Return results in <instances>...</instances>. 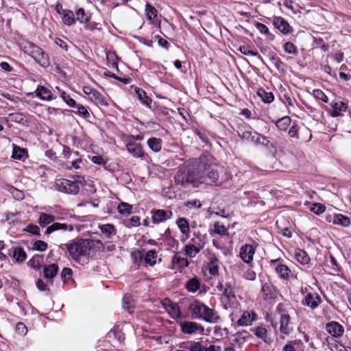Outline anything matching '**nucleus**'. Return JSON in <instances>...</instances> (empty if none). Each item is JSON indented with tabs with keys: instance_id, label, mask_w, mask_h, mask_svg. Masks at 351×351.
I'll return each instance as SVG.
<instances>
[{
	"instance_id": "f257e3e1",
	"label": "nucleus",
	"mask_w": 351,
	"mask_h": 351,
	"mask_svg": "<svg viewBox=\"0 0 351 351\" xmlns=\"http://www.w3.org/2000/svg\"><path fill=\"white\" fill-rule=\"evenodd\" d=\"M199 182H217L219 173L215 159L210 154H202L192 165Z\"/></svg>"
},
{
	"instance_id": "f03ea898",
	"label": "nucleus",
	"mask_w": 351,
	"mask_h": 351,
	"mask_svg": "<svg viewBox=\"0 0 351 351\" xmlns=\"http://www.w3.org/2000/svg\"><path fill=\"white\" fill-rule=\"evenodd\" d=\"M294 311L292 308L286 309L282 304H279L275 311V316L280 319V331L281 333L289 335L294 330L295 324L291 317Z\"/></svg>"
},
{
	"instance_id": "7ed1b4c3",
	"label": "nucleus",
	"mask_w": 351,
	"mask_h": 351,
	"mask_svg": "<svg viewBox=\"0 0 351 351\" xmlns=\"http://www.w3.org/2000/svg\"><path fill=\"white\" fill-rule=\"evenodd\" d=\"M92 241L88 239H80L75 242L65 244L71 257L79 261L82 256H87L90 254Z\"/></svg>"
},
{
	"instance_id": "20e7f679",
	"label": "nucleus",
	"mask_w": 351,
	"mask_h": 351,
	"mask_svg": "<svg viewBox=\"0 0 351 351\" xmlns=\"http://www.w3.org/2000/svg\"><path fill=\"white\" fill-rule=\"evenodd\" d=\"M24 52L29 55L40 66L47 67L50 64L48 55L33 43L26 42L22 47Z\"/></svg>"
},
{
	"instance_id": "39448f33",
	"label": "nucleus",
	"mask_w": 351,
	"mask_h": 351,
	"mask_svg": "<svg viewBox=\"0 0 351 351\" xmlns=\"http://www.w3.org/2000/svg\"><path fill=\"white\" fill-rule=\"evenodd\" d=\"M174 180L177 184H180L183 186L189 184H192L193 186H197L200 184L192 165L188 169H179L174 177Z\"/></svg>"
},
{
	"instance_id": "423d86ee",
	"label": "nucleus",
	"mask_w": 351,
	"mask_h": 351,
	"mask_svg": "<svg viewBox=\"0 0 351 351\" xmlns=\"http://www.w3.org/2000/svg\"><path fill=\"white\" fill-rule=\"evenodd\" d=\"M239 135L243 141H250L256 145H261L268 149L276 148V145L274 143L270 142L266 136L256 132V131L246 130L243 131Z\"/></svg>"
},
{
	"instance_id": "0eeeda50",
	"label": "nucleus",
	"mask_w": 351,
	"mask_h": 351,
	"mask_svg": "<svg viewBox=\"0 0 351 351\" xmlns=\"http://www.w3.org/2000/svg\"><path fill=\"white\" fill-rule=\"evenodd\" d=\"M54 187L58 191L72 195L77 194L80 191L78 183L76 181L63 178L56 180Z\"/></svg>"
},
{
	"instance_id": "6e6552de",
	"label": "nucleus",
	"mask_w": 351,
	"mask_h": 351,
	"mask_svg": "<svg viewBox=\"0 0 351 351\" xmlns=\"http://www.w3.org/2000/svg\"><path fill=\"white\" fill-rule=\"evenodd\" d=\"M181 331L187 335L199 334L204 335V327L194 322L185 321L180 323Z\"/></svg>"
},
{
	"instance_id": "1a4fd4ad",
	"label": "nucleus",
	"mask_w": 351,
	"mask_h": 351,
	"mask_svg": "<svg viewBox=\"0 0 351 351\" xmlns=\"http://www.w3.org/2000/svg\"><path fill=\"white\" fill-rule=\"evenodd\" d=\"M322 302L320 296L317 293H308L302 301L303 305L314 310L317 308Z\"/></svg>"
},
{
	"instance_id": "9d476101",
	"label": "nucleus",
	"mask_w": 351,
	"mask_h": 351,
	"mask_svg": "<svg viewBox=\"0 0 351 351\" xmlns=\"http://www.w3.org/2000/svg\"><path fill=\"white\" fill-rule=\"evenodd\" d=\"M208 308L209 307L204 304L195 300L190 304L189 310L191 311L194 318L200 319L204 311Z\"/></svg>"
},
{
	"instance_id": "9b49d317",
	"label": "nucleus",
	"mask_w": 351,
	"mask_h": 351,
	"mask_svg": "<svg viewBox=\"0 0 351 351\" xmlns=\"http://www.w3.org/2000/svg\"><path fill=\"white\" fill-rule=\"evenodd\" d=\"M261 292L265 300L274 299L278 295V291L270 282H265L262 285Z\"/></svg>"
},
{
	"instance_id": "f8f14e48",
	"label": "nucleus",
	"mask_w": 351,
	"mask_h": 351,
	"mask_svg": "<svg viewBox=\"0 0 351 351\" xmlns=\"http://www.w3.org/2000/svg\"><path fill=\"white\" fill-rule=\"evenodd\" d=\"M255 253L254 247L250 244H245L240 248L239 256L246 263H250Z\"/></svg>"
},
{
	"instance_id": "ddd939ff",
	"label": "nucleus",
	"mask_w": 351,
	"mask_h": 351,
	"mask_svg": "<svg viewBox=\"0 0 351 351\" xmlns=\"http://www.w3.org/2000/svg\"><path fill=\"white\" fill-rule=\"evenodd\" d=\"M152 221L155 223L163 222L167 219L171 218L172 215V213L171 211L160 209L152 210Z\"/></svg>"
},
{
	"instance_id": "4468645a",
	"label": "nucleus",
	"mask_w": 351,
	"mask_h": 351,
	"mask_svg": "<svg viewBox=\"0 0 351 351\" xmlns=\"http://www.w3.org/2000/svg\"><path fill=\"white\" fill-rule=\"evenodd\" d=\"M273 25L284 34H288L292 31V28L288 22L280 16L274 17Z\"/></svg>"
},
{
	"instance_id": "2eb2a0df",
	"label": "nucleus",
	"mask_w": 351,
	"mask_h": 351,
	"mask_svg": "<svg viewBox=\"0 0 351 351\" xmlns=\"http://www.w3.org/2000/svg\"><path fill=\"white\" fill-rule=\"evenodd\" d=\"M326 330L335 337H341L344 332L343 326L337 322L328 323L326 326Z\"/></svg>"
},
{
	"instance_id": "dca6fc26",
	"label": "nucleus",
	"mask_w": 351,
	"mask_h": 351,
	"mask_svg": "<svg viewBox=\"0 0 351 351\" xmlns=\"http://www.w3.org/2000/svg\"><path fill=\"white\" fill-rule=\"evenodd\" d=\"M256 319V315L253 311H244L237 321V325L239 326H247L252 324V322Z\"/></svg>"
},
{
	"instance_id": "f3484780",
	"label": "nucleus",
	"mask_w": 351,
	"mask_h": 351,
	"mask_svg": "<svg viewBox=\"0 0 351 351\" xmlns=\"http://www.w3.org/2000/svg\"><path fill=\"white\" fill-rule=\"evenodd\" d=\"M327 220L330 222H332L334 224L342 226L343 227H348L350 224V219L341 214H335L328 216L327 217Z\"/></svg>"
},
{
	"instance_id": "a211bd4d",
	"label": "nucleus",
	"mask_w": 351,
	"mask_h": 351,
	"mask_svg": "<svg viewBox=\"0 0 351 351\" xmlns=\"http://www.w3.org/2000/svg\"><path fill=\"white\" fill-rule=\"evenodd\" d=\"M58 269L59 268L58 265L55 263L45 266L43 269V275L45 278L49 282H52V280L57 275Z\"/></svg>"
},
{
	"instance_id": "6ab92c4d",
	"label": "nucleus",
	"mask_w": 351,
	"mask_h": 351,
	"mask_svg": "<svg viewBox=\"0 0 351 351\" xmlns=\"http://www.w3.org/2000/svg\"><path fill=\"white\" fill-rule=\"evenodd\" d=\"M305 346L300 339L289 341L284 346L282 351H304Z\"/></svg>"
},
{
	"instance_id": "aec40b11",
	"label": "nucleus",
	"mask_w": 351,
	"mask_h": 351,
	"mask_svg": "<svg viewBox=\"0 0 351 351\" xmlns=\"http://www.w3.org/2000/svg\"><path fill=\"white\" fill-rule=\"evenodd\" d=\"M200 319H203L208 323L215 324L219 322L220 317L214 309L208 308L204 311Z\"/></svg>"
},
{
	"instance_id": "412c9836",
	"label": "nucleus",
	"mask_w": 351,
	"mask_h": 351,
	"mask_svg": "<svg viewBox=\"0 0 351 351\" xmlns=\"http://www.w3.org/2000/svg\"><path fill=\"white\" fill-rule=\"evenodd\" d=\"M128 151L134 157H143L144 152L142 146L134 142L128 143L126 145Z\"/></svg>"
},
{
	"instance_id": "4be33fe9",
	"label": "nucleus",
	"mask_w": 351,
	"mask_h": 351,
	"mask_svg": "<svg viewBox=\"0 0 351 351\" xmlns=\"http://www.w3.org/2000/svg\"><path fill=\"white\" fill-rule=\"evenodd\" d=\"M331 106L333 110L332 116L334 117L341 116V112H346L348 109V104L341 101L332 102Z\"/></svg>"
},
{
	"instance_id": "5701e85b",
	"label": "nucleus",
	"mask_w": 351,
	"mask_h": 351,
	"mask_svg": "<svg viewBox=\"0 0 351 351\" xmlns=\"http://www.w3.org/2000/svg\"><path fill=\"white\" fill-rule=\"evenodd\" d=\"M252 330L254 331V334L257 337L263 339V341L266 343H270L272 341V339L266 328L259 326L255 329H252Z\"/></svg>"
},
{
	"instance_id": "b1692460",
	"label": "nucleus",
	"mask_w": 351,
	"mask_h": 351,
	"mask_svg": "<svg viewBox=\"0 0 351 351\" xmlns=\"http://www.w3.org/2000/svg\"><path fill=\"white\" fill-rule=\"evenodd\" d=\"M36 96L45 101H49L52 99L51 91L43 86H38L36 90Z\"/></svg>"
},
{
	"instance_id": "393cba45",
	"label": "nucleus",
	"mask_w": 351,
	"mask_h": 351,
	"mask_svg": "<svg viewBox=\"0 0 351 351\" xmlns=\"http://www.w3.org/2000/svg\"><path fill=\"white\" fill-rule=\"evenodd\" d=\"M89 99L97 105H101L102 106H108V102L106 98L96 89L95 91H93V93H92V95L89 97Z\"/></svg>"
},
{
	"instance_id": "a878e982",
	"label": "nucleus",
	"mask_w": 351,
	"mask_h": 351,
	"mask_svg": "<svg viewBox=\"0 0 351 351\" xmlns=\"http://www.w3.org/2000/svg\"><path fill=\"white\" fill-rule=\"evenodd\" d=\"M177 224L183 234H186L185 238H182L181 241L184 242L189 238V233L190 231L189 225L185 218H180L177 220Z\"/></svg>"
},
{
	"instance_id": "bb28decb",
	"label": "nucleus",
	"mask_w": 351,
	"mask_h": 351,
	"mask_svg": "<svg viewBox=\"0 0 351 351\" xmlns=\"http://www.w3.org/2000/svg\"><path fill=\"white\" fill-rule=\"evenodd\" d=\"M59 230H68L69 231H72L73 228L71 226L67 225L66 223H53L52 225L47 227L45 231V234H49L51 232Z\"/></svg>"
},
{
	"instance_id": "cd10ccee",
	"label": "nucleus",
	"mask_w": 351,
	"mask_h": 351,
	"mask_svg": "<svg viewBox=\"0 0 351 351\" xmlns=\"http://www.w3.org/2000/svg\"><path fill=\"white\" fill-rule=\"evenodd\" d=\"M233 341L239 348H241L243 344L246 341L247 339L250 337V334L246 330L237 332L234 335Z\"/></svg>"
},
{
	"instance_id": "c85d7f7f",
	"label": "nucleus",
	"mask_w": 351,
	"mask_h": 351,
	"mask_svg": "<svg viewBox=\"0 0 351 351\" xmlns=\"http://www.w3.org/2000/svg\"><path fill=\"white\" fill-rule=\"evenodd\" d=\"M206 268L211 275H217L219 271V260L216 256L210 257Z\"/></svg>"
},
{
	"instance_id": "c756f323",
	"label": "nucleus",
	"mask_w": 351,
	"mask_h": 351,
	"mask_svg": "<svg viewBox=\"0 0 351 351\" xmlns=\"http://www.w3.org/2000/svg\"><path fill=\"white\" fill-rule=\"evenodd\" d=\"M185 287L189 292L195 293L200 288V281L197 278L194 277L187 281Z\"/></svg>"
},
{
	"instance_id": "7c9ffc66",
	"label": "nucleus",
	"mask_w": 351,
	"mask_h": 351,
	"mask_svg": "<svg viewBox=\"0 0 351 351\" xmlns=\"http://www.w3.org/2000/svg\"><path fill=\"white\" fill-rule=\"evenodd\" d=\"M54 220L55 217L53 215L46 213H41L38 219V223L41 227L45 228L49 225L51 223L53 222Z\"/></svg>"
},
{
	"instance_id": "2f4dec72",
	"label": "nucleus",
	"mask_w": 351,
	"mask_h": 351,
	"mask_svg": "<svg viewBox=\"0 0 351 351\" xmlns=\"http://www.w3.org/2000/svg\"><path fill=\"white\" fill-rule=\"evenodd\" d=\"M276 271L281 278L289 279L291 269L285 265H278L276 267Z\"/></svg>"
},
{
	"instance_id": "473e14b6",
	"label": "nucleus",
	"mask_w": 351,
	"mask_h": 351,
	"mask_svg": "<svg viewBox=\"0 0 351 351\" xmlns=\"http://www.w3.org/2000/svg\"><path fill=\"white\" fill-rule=\"evenodd\" d=\"M149 147L155 152H158L162 147V140L158 138H150L147 140Z\"/></svg>"
},
{
	"instance_id": "72a5a7b5",
	"label": "nucleus",
	"mask_w": 351,
	"mask_h": 351,
	"mask_svg": "<svg viewBox=\"0 0 351 351\" xmlns=\"http://www.w3.org/2000/svg\"><path fill=\"white\" fill-rule=\"evenodd\" d=\"M135 93L138 95V99L141 101V102L147 106H150V104L152 103V99H150L147 95L145 91L140 88H135Z\"/></svg>"
},
{
	"instance_id": "f704fd0d",
	"label": "nucleus",
	"mask_w": 351,
	"mask_h": 351,
	"mask_svg": "<svg viewBox=\"0 0 351 351\" xmlns=\"http://www.w3.org/2000/svg\"><path fill=\"white\" fill-rule=\"evenodd\" d=\"M146 16L152 23H156L155 19L157 16V10L152 5L147 3L145 5Z\"/></svg>"
},
{
	"instance_id": "c9c22d12",
	"label": "nucleus",
	"mask_w": 351,
	"mask_h": 351,
	"mask_svg": "<svg viewBox=\"0 0 351 351\" xmlns=\"http://www.w3.org/2000/svg\"><path fill=\"white\" fill-rule=\"evenodd\" d=\"M257 95L265 103H271L274 101V96L271 92H267L263 88H260L257 91Z\"/></svg>"
},
{
	"instance_id": "e433bc0d",
	"label": "nucleus",
	"mask_w": 351,
	"mask_h": 351,
	"mask_svg": "<svg viewBox=\"0 0 351 351\" xmlns=\"http://www.w3.org/2000/svg\"><path fill=\"white\" fill-rule=\"evenodd\" d=\"M291 121V120L290 117L288 116H285V117L277 120L275 123H276V127L280 130L285 131L290 125Z\"/></svg>"
},
{
	"instance_id": "4c0bfd02",
	"label": "nucleus",
	"mask_w": 351,
	"mask_h": 351,
	"mask_svg": "<svg viewBox=\"0 0 351 351\" xmlns=\"http://www.w3.org/2000/svg\"><path fill=\"white\" fill-rule=\"evenodd\" d=\"M62 19L63 21V23L66 25H71L75 21L73 12L69 10L63 11Z\"/></svg>"
},
{
	"instance_id": "58836bf2",
	"label": "nucleus",
	"mask_w": 351,
	"mask_h": 351,
	"mask_svg": "<svg viewBox=\"0 0 351 351\" xmlns=\"http://www.w3.org/2000/svg\"><path fill=\"white\" fill-rule=\"evenodd\" d=\"M201 250L202 246L199 245L195 247V245L187 244L184 247L186 255L191 258L195 257Z\"/></svg>"
},
{
	"instance_id": "ea45409f",
	"label": "nucleus",
	"mask_w": 351,
	"mask_h": 351,
	"mask_svg": "<svg viewBox=\"0 0 351 351\" xmlns=\"http://www.w3.org/2000/svg\"><path fill=\"white\" fill-rule=\"evenodd\" d=\"M75 20L79 21L80 23H88L90 20V15L86 13L83 8H79L75 13Z\"/></svg>"
},
{
	"instance_id": "a19ab883",
	"label": "nucleus",
	"mask_w": 351,
	"mask_h": 351,
	"mask_svg": "<svg viewBox=\"0 0 351 351\" xmlns=\"http://www.w3.org/2000/svg\"><path fill=\"white\" fill-rule=\"evenodd\" d=\"M295 258L298 262L302 265H306L310 261V258L307 253L302 250H298L295 254Z\"/></svg>"
},
{
	"instance_id": "79ce46f5",
	"label": "nucleus",
	"mask_w": 351,
	"mask_h": 351,
	"mask_svg": "<svg viewBox=\"0 0 351 351\" xmlns=\"http://www.w3.org/2000/svg\"><path fill=\"white\" fill-rule=\"evenodd\" d=\"M117 210L121 215L128 216L132 213V206L126 202H121L117 206Z\"/></svg>"
},
{
	"instance_id": "37998d69",
	"label": "nucleus",
	"mask_w": 351,
	"mask_h": 351,
	"mask_svg": "<svg viewBox=\"0 0 351 351\" xmlns=\"http://www.w3.org/2000/svg\"><path fill=\"white\" fill-rule=\"evenodd\" d=\"M100 230L101 232L104 234H105L108 238H110L112 234H116L114 226L110 223H107L101 226Z\"/></svg>"
},
{
	"instance_id": "c03bdc74",
	"label": "nucleus",
	"mask_w": 351,
	"mask_h": 351,
	"mask_svg": "<svg viewBox=\"0 0 351 351\" xmlns=\"http://www.w3.org/2000/svg\"><path fill=\"white\" fill-rule=\"evenodd\" d=\"M169 314L173 319L182 318L180 307L176 303H171L169 304Z\"/></svg>"
},
{
	"instance_id": "a18cd8bd",
	"label": "nucleus",
	"mask_w": 351,
	"mask_h": 351,
	"mask_svg": "<svg viewBox=\"0 0 351 351\" xmlns=\"http://www.w3.org/2000/svg\"><path fill=\"white\" fill-rule=\"evenodd\" d=\"M123 308L130 313L132 312V309L133 308V300L132 295L129 294H125L122 300Z\"/></svg>"
},
{
	"instance_id": "49530a36",
	"label": "nucleus",
	"mask_w": 351,
	"mask_h": 351,
	"mask_svg": "<svg viewBox=\"0 0 351 351\" xmlns=\"http://www.w3.org/2000/svg\"><path fill=\"white\" fill-rule=\"evenodd\" d=\"M13 257L16 261L20 263L23 262L26 258V253L21 247H16L13 252Z\"/></svg>"
},
{
	"instance_id": "de8ad7c7",
	"label": "nucleus",
	"mask_w": 351,
	"mask_h": 351,
	"mask_svg": "<svg viewBox=\"0 0 351 351\" xmlns=\"http://www.w3.org/2000/svg\"><path fill=\"white\" fill-rule=\"evenodd\" d=\"M156 252L154 250H149L145 254V261L149 265L153 266L156 263Z\"/></svg>"
},
{
	"instance_id": "09e8293b",
	"label": "nucleus",
	"mask_w": 351,
	"mask_h": 351,
	"mask_svg": "<svg viewBox=\"0 0 351 351\" xmlns=\"http://www.w3.org/2000/svg\"><path fill=\"white\" fill-rule=\"evenodd\" d=\"M213 231L215 233L221 236L228 235V229L222 224L217 222L214 224Z\"/></svg>"
},
{
	"instance_id": "8fccbe9b",
	"label": "nucleus",
	"mask_w": 351,
	"mask_h": 351,
	"mask_svg": "<svg viewBox=\"0 0 351 351\" xmlns=\"http://www.w3.org/2000/svg\"><path fill=\"white\" fill-rule=\"evenodd\" d=\"M284 51L289 54L296 55L298 53L297 47L291 42H287L283 45Z\"/></svg>"
},
{
	"instance_id": "3c124183",
	"label": "nucleus",
	"mask_w": 351,
	"mask_h": 351,
	"mask_svg": "<svg viewBox=\"0 0 351 351\" xmlns=\"http://www.w3.org/2000/svg\"><path fill=\"white\" fill-rule=\"evenodd\" d=\"M269 59L271 63L278 71H280L282 69L283 62L278 57L276 56L275 53H273L269 54Z\"/></svg>"
},
{
	"instance_id": "603ef678",
	"label": "nucleus",
	"mask_w": 351,
	"mask_h": 351,
	"mask_svg": "<svg viewBox=\"0 0 351 351\" xmlns=\"http://www.w3.org/2000/svg\"><path fill=\"white\" fill-rule=\"evenodd\" d=\"M41 261L42 258L40 256H34L29 261V265L31 267L38 269L41 267Z\"/></svg>"
},
{
	"instance_id": "864d4df0",
	"label": "nucleus",
	"mask_w": 351,
	"mask_h": 351,
	"mask_svg": "<svg viewBox=\"0 0 351 351\" xmlns=\"http://www.w3.org/2000/svg\"><path fill=\"white\" fill-rule=\"evenodd\" d=\"M222 297L226 298L228 300H230L231 298L234 297L233 289L230 284L225 285V289L222 292Z\"/></svg>"
},
{
	"instance_id": "5fc2aeb1",
	"label": "nucleus",
	"mask_w": 351,
	"mask_h": 351,
	"mask_svg": "<svg viewBox=\"0 0 351 351\" xmlns=\"http://www.w3.org/2000/svg\"><path fill=\"white\" fill-rule=\"evenodd\" d=\"M25 153L24 149H22L19 147L14 146L12 152V158L14 159L21 160L23 158Z\"/></svg>"
},
{
	"instance_id": "6e6d98bb",
	"label": "nucleus",
	"mask_w": 351,
	"mask_h": 351,
	"mask_svg": "<svg viewBox=\"0 0 351 351\" xmlns=\"http://www.w3.org/2000/svg\"><path fill=\"white\" fill-rule=\"evenodd\" d=\"M325 206L320 203H315L312 205L311 208V210L318 215L323 213L325 211Z\"/></svg>"
},
{
	"instance_id": "4d7b16f0",
	"label": "nucleus",
	"mask_w": 351,
	"mask_h": 351,
	"mask_svg": "<svg viewBox=\"0 0 351 351\" xmlns=\"http://www.w3.org/2000/svg\"><path fill=\"white\" fill-rule=\"evenodd\" d=\"M313 95L316 99H319L325 103H327L328 101V97L320 89L314 90Z\"/></svg>"
},
{
	"instance_id": "13d9d810",
	"label": "nucleus",
	"mask_w": 351,
	"mask_h": 351,
	"mask_svg": "<svg viewBox=\"0 0 351 351\" xmlns=\"http://www.w3.org/2000/svg\"><path fill=\"white\" fill-rule=\"evenodd\" d=\"M239 51L244 55L252 56H259L257 51H254L250 49L247 45H242L239 47Z\"/></svg>"
},
{
	"instance_id": "bf43d9fd",
	"label": "nucleus",
	"mask_w": 351,
	"mask_h": 351,
	"mask_svg": "<svg viewBox=\"0 0 351 351\" xmlns=\"http://www.w3.org/2000/svg\"><path fill=\"white\" fill-rule=\"evenodd\" d=\"M173 263H177L180 267H185L189 265V261L185 258H182L179 256H174L173 258Z\"/></svg>"
},
{
	"instance_id": "052dcab7",
	"label": "nucleus",
	"mask_w": 351,
	"mask_h": 351,
	"mask_svg": "<svg viewBox=\"0 0 351 351\" xmlns=\"http://www.w3.org/2000/svg\"><path fill=\"white\" fill-rule=\"evenodd\" d=\"M189 351H205L206 348L202 346L200 342L192 341L188 347Z\"/></svg>"
},
{
	"instance_id": "680f3d73",
	"label": "nucleus",
	"mask_w": 351,
	"mask_h": 351,
	"mask_svg": "<svg viewBox=\"0 0 351 351\" xmlns=\"http://www.w3.org/2000/svg\"><path fill=\"white\" fill-rule=\"evenodd\" d=\"M24 231L30 233L33 235H40V228L38 226L34 224H29Z\"/></svg>"
},
{
	"instance_id": "e2e57ef3",
	"label": "nucleus",
	"mask_w": 351,
	"mask_h": 351,
	"mask_svg": "<svg viewBox=\"0 0 351 351\" xmlns=\"http://www.w3.org/2000/svg\"><path fill=\"white\" fill-rule=\"evenodd\" d=\"M47 243L43 241L38 240L34 243V248L40 252H44L47 249Z\"/></svg>"
},
{
	"instance_id": "0e129e2a",
	"label": "nucleus",
	"mask_w": 351,
	"mask_h": 351,
	"mask_svg": "<svg viewBox=\"0 0 351 351\" xmlns=\"http://www.w3.org/2000/svg\"><path fill=\"white\" fill-rule=\"evenodd\" d=\"M75 107L77 108V112L81 114L84 118H88L90 117L89 112L83 105L76 104Z\"/></svg>"
},
{
	"instance_id": "69168bd1",
	"label": "nucleus",
	"mask_w": 351,
	"mask_h": 351,
	"mask_svg": "<svg viewBox=\"0 0 351 351\" xmlns=\"http://www.w3.org/2000/svg\"><path fill=\"white\" fill-rule=\"evenodd\" d=\"M61 97L70 107H75L76 106L75 101L72 99L66 93L63 91L61 93Z\"/></svg>"
},
{
	"instance_id": "338daca9",
	"label": "nucleus",
	"mask_w": 351,
	"mask_h": 351,
	"mask_svg": "<svg viewBox=\"0 0 351 351\" xmlns=\"http://www.w3.org/2000/svg\"><path fill=\"white\" fill-rule=\"evenodd\" d=\"M128 227H136L140 225V217L138 216H132L125 222Z\"/></svg>"
},
{
	"instance_id": "774afa93",
	"label": "nucleus",
	"mask_w": 351,
	"mask_h": 351,
	"mask_svg": "<svg viewBox=\"0 0 351 351\" xmlns=\"http://www.w3.org/2000/svg\"><path fill=\"white\" fill-rule=\"evenodd\" d=\"M298 131L299 127L295 123H294L292 125V126L289 128L288 134L291 138H295L298 139L299 138Z\"/></svg>"
}]
</instances>
